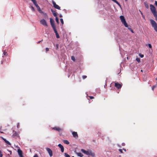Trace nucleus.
<instances>
[{
  "label": "nucleus",
  "instance_id": "864d4df0",
  "mask_svg": "<svg viewBox=\"0 0 157 157\" xmlns=\"http://www.w3.org/2000/svg\"><path fill=\"white\" fill-rule=\"evenodd\" d=\"M123 150H124V151H126V150H125V149H123Z\"/></svg>",
  "mask_w": 157,
  "mask_h": 157
},
{
  "label": "nucleus",
  "instance_id": "bb28decb",
  "mask_svg": "<svg viewBox=\"0 0 157 157\" xmlns=\"http://www.w3.org/2000/svg\"><path fill=\"white\" fill-rule=\"evenodd\" d=\"M128 29L132 33H134L133 31L130 28H128Z\"/></svg>",
  "mask_w": 157,
  "mask_h": 157
},
{
  "label": "nucleus",
  "instance_id": "423d86ee",
  "mask_svg": "<svg viewBox=\"0 0 157 157\" xmlns=\"http://www.w3.org/2000/svg\"><path fill=\"white\" fill-rule=\"evenodd\" d=\"M52 3L53 5V7L56 9L60 10V7L58 5H57L56 3L54 1H52Z\"/></svg>",
  "mask_w": 157,
  "mask_h": 157
},
{
  "label": "nucleus",
  "instance_id": "9b49d317",
  "mask_svg": "<svg viewBox=\"0 0 157 157\" xmlns=\"http://www.w3.org/2000/svg\"><path fill=\"white\" fill-rule=\"evenodd\" d=\"M17 152L20 157H24L23 155L22 151L20 149H17Z\"/></svg>",
  "mask_w": 157,
  "mask_h": 157
},
{
  "label": "nucleus",
  "instance_id": "f257e3e1",
  "mask_svg": "<svg viewBox=\"0 0 157 157\" xmlns=\"http://www.w3.org/2000/svg\"><path fill=\"white\" fill-rule=\"evenodd\" d=\"M150 10L155 18H157V13L155 7L152 5H150Z\"/></svg>",
  "mask_w": 157,
  "mask_h": 157
},
{
  "label": "nucleus",
  "instance_id": "9d476101",
  "mask_svg": "<svg viewBox=\"0 0 157 157\" xmlns=\"http://www.w3.org/2000/svg\"><path fill=\"white\" fill-rule=\"evenodd\" d=\"M122 85L120 83L115 82V86L118 89H121V88Z\"/></svg>",
  "mask_w": 157,
  "mask_h": 157
},
{
  "label": "nucleus",
  "instance_id": "e433bc0d",
  "mask_svg": "<svg viewBox=\"0 0 157 157\" xmlns=\"http://www.w3.org/2000/svg\"><path fill=\"white\" fill-rule=\"evenodd\" d=\"M31 8L33 11H35L34 8L33 6H31Z\"/></svg>",
  "mask_w": 157,
  "mask_h": 157
},
{
  "label": "nucleus",
  "instance_id": "a211bd4d",
  "mask_svg": "<svg viewBox=\"0 0 157 157\" xmlns=\"http://www.w3.org/2000/svg\"><path fill=\"white\" fill-rule=\"evenodd\" d=\"M63 143L67 144H69V142L67 140H64L63 141Z\"/></svg>",
  "mask_w": 157,
  "mask_h": 157
},
{
  "label": "nucleus",
  "instance_id": "603ef678",
  "mask_svg": "<svg viewBox=\"0 0 157 157\" xmlns=\"http://www.w3.org/2000/svg\"><path fill=\"white\" fill-rule=\"evenodd\" d=\"M3 61H2V62H1V64H3Z\"/></svg>",
  "mask_w": 157,
  "mask_h": 157
},
{
  "label": "nucleus",
  "instance_id": "f3484780",
  "mask_svg": "<svg viewBox=\"0 0 157 157\" xmlns=\"http://www.w3.org/2000/svg\"><path fill=\"white\" fill-rule=\"evenodd\" d=\"M37 8V9L38 10L40 13H43V12L41 10L39 6Z\"/></svg>",
  "mask_w": 157,
  "mask_h": 157
},
{
  "label": "nucleus",
  "instance_id": "6e6552de",
  "mask_svg": "<svg viewBox=\"0 0 157 157\" xmlns=\"http://www.w3.org/2000/svg\"><path fill=\"white\" fill-rule=\"evenodd\" d=\"M52 129L57 131L59 132H60L63 130V129L58 127H53L52 128Z\"/></svg>",
  "mask_w": 157,
  "mask_h": 157
},
{
  "label": "nucleus",
  "instance_id": "a878e982",
  "mask_svg": "<svg viewBox=\"0 0 157 157\" xmlns=\"http://www.w3.org/2000/svg\"><path fill=\"white\" fill-rule=\"evenodd\" d=\"M32 2H33V4H36V3H37L36 1V0H31Z\"/></svg>",
  "mask_w": 157,
  "mask_h": 157
},
{
  "label": "nucleus",
  "instance_id": "f704fd0d",
  "mask_svg": "<svg viewBox=\"0 0 157 157\" xmlns=\"http://www.w3.org/2000/svg\"><path fill=\"white\" fill-rule=\"evenodd\" d=\"M86 78H87V76L86 75H83L82 76V78L83 79H85Z\"/></svg>",
  "mask_w": 157,
  "mask_h": 157
},
{
  "label": "nucleus",
  "instance_id": "2eb2a0df",
  "mask_svg": "<svg viewBox=\"0 0 157 157\" xmlns=\"http://www.w3.org/2000/svg\"><path fill=\"white\" fill-rule=\"evenodd\" d=\"M51 11L54 16H57V14L56 11L53 10L52 9H51Z\"/></svg>",
  "mask_w": 157,
  "mask_h": 157
},
{
  "label": "nucleus",
  "instance_id": "4468645a",
  "mask_svg": "<svg viewBox=\"0 0 157 157\" xmlns=\"http://www.w3.org/2000/svg\"><path fill=\"white\" fill-rule=\"evenodd\" d=\"M1 138L2 139V140H3L5 141V143L7 144L10 145H11V144L8 141L6 140L4 138L2 137H1Z\"/></svg>",
  "mask_w": 157,
  "mask_h": 157
},
{
  "label": "nucleus",
  "instance_id": "a19ab883",
  "mask_svg": "<svg viewBox=\"0 0 157 157\" xmlns=\"http://www.w3.org/2000/svg\"><path fill=\"white\" fill-rule=\"evenodd\" d=\"M148 45L149 47L150 48H151V47H151V45L150 44H148Z\"/></svg>",
  "mask_w": 157,
  "mask_h": 157
},
{
  "label": "nucleus",
  "instance_id": "6ab92c4d",
  "mask_svg": "<svg viewBox=\"0 0 157 157\" xmlns=\"http://www.w3.org/2000/svg\"><path fill=\"white\" fill-rule=\"evenodd\" d=\"M71 59L73 61H75V57H74V56H71Z\"/></svg>",
  "mask_w": 157,
  "mask_h": 157
},
{
  "label": "nucleus",
  "instance_id": "0eeeda50",
  "mask_svg": "<svg viewBox=\"0 0 157 157\" xmlns=\"http://www.w3.org/2000/svg\"><path fill=\"white\" fill-rule=\"evenodd\" d=\"M41 24L45 26H47L48 25L46 21L44 19H42L40 21Z\"/></svg>",
  "mask_w": 157,
  "mask_h": 157
},
{
  "label": "nucleus",
  "instance_id": "4c0bfd02",
  "mask_svg": "<svg viewBox=\"0 0 157 157\" xmlns=\"http://www.w3.org/2000/svg\"><path fill=\"white\" fill-rule=\"evenodd\" d=\"M145 6L147 8H148V5H147V4H146L145 3Z\"/></svg>",
  "mask_w": 157,
  "mask_h": 157
},
{
  "label": "nucleus",
  "instance_id": "bf43d9fd",
  "mask_svg": "<svg viewBox=\"0 0 157 157\" xmlns=\"http://www.w3.org/2000/svg\"><path fill=\"white\" fill-rule=\"evenodd\" d=\"M72 157H74V156H73Z\"/></svg>",
  "mask_w": 157,
  "mask_h": 157
},
{
  "label": "nucleus",
  "instance_id": "4be33fe9",
  "mask_svg": "<svg viewBox=\"0 0 157 157\" xmlns=\"http://www.w3.org/2000/svg\"><path fill=\"white\" fill-rule=\"evenodd\" d=\"M58 146H59V147L61 149V148H62V147H63V146L61 145V144H58Z\"/></svg>",
  "mask_w": 157,
  "mask_h": 157
},
{
  "label": "nucleus",
  "instance_id": "6e6d98bb",
  "mask_svg": "<svg viewBox=\"0 0 157 157\" xmlns=\"http://www.w3.org/2000/svg\"><path fill=\"white\" fill-rule=\"evenodd\" d=\"M141 71L142 72L143 71L142 70H141Z\"/></svg>",
  "mask_w": 157,
  "mask_h": 157
},
{
  "label": "nucleus",
  "instance_id": "5fc2aeb1",
  "mask_svg": "<svg viewBox=\"0 0 157 157\" xmlns=\"http://www.w3.org/2000/svg\"><path fill=\"white\" fill-rule=\"evenodd\" d=\"M156 20L157 21V18H155Z\"/></svg>",
  "mask_w": 157,
  "mask_h": 157
},
{
  "label": "nucleus",
  "instance_id": "473e14b6",
  "mask_svg": "<svg viewBox=\"0 0 157 157\" xmlns=\"http://www.w3.org/2000/svg\"><path fill=\"white\" fill-rule=\"evenodd\" d=\"M34 5L35 6L36 8H37L38 7H39V6L38 5L37 3H36V4H35Z\"/></svg>",
  "mask_w": 157,
  "mask_h": 157
},
{
  "label": "nucleus",
  "instance_id": "79ce46f5",
  "mask_svg": "<svg viewBox=\"0 0 157 157\" xmlns=\"http://www.w3.org/2000/svg\"><path fill=\"white\" fill-rule=\"evenodd\" d=\"M119 151L121 153H123V151H122V149H119Z\"/></svg>",
  "mask_w": 157,
  "mask_h": 157
},
{
  "label": "nucleus",
  "instance_id": "5701e85b",
  "mask_svg": "<svg viewBox=\"0 0 157 157\" xmlns=\"http://www.w3.org/2000/svg\"><path fill=\"white\" fill-rule=\"evenodd\" d=\"M3 54L4 56H7V52H6L5 51L3 52Z\"/></svg>",
  "mask_w": 157,
  "mask_h": 157
},
{
  "label": "nucleus",
  "instance_id": "f8f14e48",
  "mask_svg": "<svg viewBox=\"0 0 157 157\" xmlns=\"http://www.w3.org/2000/svg\"><path fill=\"white\" fill-rule=\"evenodd\" d=\"M73 136L75 138H78V135L76 132H73L72 133Z\"/></svg>",
  "mask_w": 157,
  "mask_h": 157
},
{
  "label": "nucleus",
  "instance_id": "dca6fc26",
  "mask_svg": "<svg viewBox=\"0 0 157 157\" xmlns=\"http://www.w3.org/2000/svg\"><path fill=\"white\" fill-rule=\"evenodd\" d=\"M76 154L78 156H80V157H82L83 156V155L80 152L77 153Z\"/></svg>",
  "mask_w": 157,
  "mask_h": 157
},
{
  "label": "nucleus",
  "instance_id": "ddd939ff",
  "mask_svg": "<svg viewBox=\"0 0 157 157\" xmlns=\"http://www.w3.org/2000/svg\"><path fill=\"white\" fill-rule=\"evenodd\" d=\"M56 35V37L57 38H59V34L58 33V32L57 31L56 29H53Z\"/></svg>",
  "mask_w": 157,
  "mask_h": 157
},
{
  "label": "nucleus",
  "instance_id": "c756f323",
  "mask_svg": "<svg viewBox=\"0 0 157 157\" xmlns=\"http://www.w3.org/2000/svg\"><path fill=\"white\" fill-rule=\"evenodd\" d=\"M59 48V45L58 44H57L56 45V50H57Z\"/></svg>",
  "mask_w": 157,
  "mask_h": 157
},
{
  "label": "nucleus",
  "instance_id": "cd10ccee",
  "mask_svg": "<svg viewBox=\"0 0 157 157\" xmlns=\"http://www.w3.org/2000/svg\"><path fill=\"white\" fill-rule=\"evenodd\" d=\"M60 20L61 22L62 23V24H63L64 23V22H63V19L62 18H61L60 19Z\"/></svg>",
  "mask_w": 157,
  "mask_h": 157
},
{
  "label": "nucleus",
  "instance_id": "58836bf2",
  "mask_svg": "<svg viewBox=\"0 0 157 157\" xmlns=\"http://www.w3.org/2000/svg\"><path fill=\"white\" fill-rule=\"evenodd\" d=\"M90 99H92L94 98V97L93 96H88Z\"/></svg>",
  "mask_w": 157,
  "mask_h": 157
},
{
  "label": "nucleus",
  "instance_id": "3c124183",
  "mask_svg": "<svg viewBox=\"0 0 157 157\" xmlns=\"http://www.w3.org/2000/svg\"><path fill=\"white\" fill-rule=\"evenodd\" d=\"M59 17H62V16L61 15H60Z\"/></svg>",
  "mask_w": 157,
  "mask_h": 157
},
{
  "label": "nucleus",
  "instance_id": "c9c22d12",
  "mask_svg": "<svg viewBox=\"0 0 157 157\" xmlns=\"http://www.w3.org/2000/svg\"><path fill=\"white\" fill-rule=\"evenodd\" d=\"M19 126H20V124H19V123H17V128H19Z\"/></svg>",
  "mask_w": 157,
  "mask_h": 157
},
{
  "label": "nucleus",
  "instance_id": "aec40b11",
  "mask_svg": "<svg viewBox=\"0 0 157 157\" xmlns=\"http://www.w3.org/2000/svg\"><path fill=\"white\" fill-rule=\"evenodd\" d=\"M64 155L65 157H70V156L68 154L66 153H64Z\"/></svg>",
  "mask_w": 157,
  "mask_h": 157
},
{
  "label": "nucleus",
  "instance_id": "ea45409f",
  "mask_svg": "<svg viewBox=\"0 0 157 157\" xmlns=\"http://www.w3.org/2000/svg\"><path fill=\"white\" fill-rule=\"evenodd\" d=\"M46 52H48V51H49V48H46Z\"/></svg>",
  "mask_w": 157,
  "mask_h": 157
},
{
  "label": "nucleus",
  "instance_id": "7ed1b4c3",
  "mask_svg": "<svg viewBox=\"0 0 157 157\" xmlns=\"http://www.w3.org/2000/svg\"><path fill=\"white\" fill-rule=\"evenodd\" d=\"M120 19L122 23L124 25L125 27H128V25L126 23L124 17L123 16H120Z\"/></svg>",
  "mask_w": 157,
  "mask_h": 157
},
{
  "label": "nucleus",
  "instance_id": "c85d7f7f",
  "mask_svg": "<svg viewBox=\"0 0 157 157\" xmlns=\"http://www.w3.org/2000/svg\"><path fill=\"white\" fill-rule=\"evenodd\" d=\"M3 156V154H2V152L0 150V157H2Z\"/></svg>",
  "mask_w": 157,
  "mask_h": 157
},
{
  "label": "nucleus",
  "instance_id": "2f4dec72",
  "mask_svg": "<svg viewBox=\"0 0 157 157\" xmlns=\"http://www.w3.org/2000/svg\"><path fill=\"white\" fill-rule=\"evenodd\" d=\"M61 151L62 152H63L64 150V148L63 147L61 149Z\"/></svg>",
  "mask_w": 157,
  "mask_h": 157
},
{
  "label": "nucleus",
  "instance_id": "4d7b16f0",
  "mask_svg": "<svg viewBox=\"0 0 157 157\" xmlns=\"http://www.w3.org/2000/svg\"><path fill=\"white\" fill-rule=\"evenodd\" d=\"M156 80H157V78H156Z\"/></svg>",
  "mask_w": 157,
  "mask_h": 157
},
{
  "label": "nucleus",
  "instance_id": "a18cd8bd",
  "mask_svg": "<svg viewBox=\"0 0 157 157\" xmlns=\"http://www.w3.org/2000/svg\"><path fill=\"white\" fill-rule=\"evenodd\" d=\"M140 56L141 57L143 58L144 57V56L143 55H141Z\"/></svg>",
  "mask_w": 157,
  "mask_h": 157
},
{
  "label": "nucleus",
  "instance_id": "b1692460",
  "mask_svg": "<svg viewBox=\"0 0 157 157\" xmlns=\"http://www.w3.org/2000/svg\"><path fill=\"white\" fill-rule=\"evenodd\" d=\"M17 135H18V133L16 132L13 135V136H17Z\"/></svg>",
  "mask_w": 157,
  "mask_h": 157
},
{
  "label": "nucleus",
  "instance_id": "72a5a7b5",
  "mask_svg": "<svg viewBox=\"0 0 157 157\" xmlns=\"http://www.w3.org/2000/svg\"><path fill=\"white\" fill-rule=\"evenodd\" d=\"M34 5L35 6L36 8H37L38 7H39V6L38 5L37 3H36V4H35Z\"/></svg>",
  "mask_w": 157,
  "mask_h": 157
},
{
  "label": "nucleus",
  "instance_id": "8fccbe9b",
  "mask_svg": "<svg viewBox=\"0 0 157 157\" xmlns=\"http://www.w3.org/2000/svg\"><path fill=\"white\" fill-rule=\"evenodd\" d=\"M0 132L2 133H3V132Z\"/></svg>",
  "mask_w": 157,
  "mask_h": 157
},
{
  "label": "nucleus",
  "instance_id": "f03ea898",
  "mask_svg": "<svg viewBox=\"0 0 157 157\" xmlns=\"http://www.w3.org/2000/svg\"><path fill=\"white\" fill-rule=\"evenodd\" d=\"M81 151L82 153L88 155H91L92 156H94V153H92L90 151H86L83 149H82Z\"/></svg>",
  "mask_w": 157,
  "mask_h": 157
},
{
  "label": "nucleus",
  "instance_id": "39448f33",
  "mask_svg": "<svg viewBox=\"0 0 157 157\" xmlns=\"http://www.w3.org/2000/svg\"><path fill=\"white\" fill-rule=\"evenodd\" d=\"M50 23L53 29H56V27L54 24V21L52 18H50Z\"/></svg>",
  "mask_w": 157,
  "mask_h": 157
},
{
  "label": "nucleus",
  "instance_id": "1a4fd4ad",
  "mask_svg": "<svg viewBox=\"0 0 157 157\" xmlns=\"http://www.w3.org/2000/svg\"><path fill=\"white\" fill-rule=\"evenodd\" d=\"M46 149L49 154L50 156V157L52 156V150L48 147H47Z\"/></svg>",
  "mask_w": 157,
  "mask_h": 157
},
{
  "label": "nucleus",
  "instance_id": "13d9d810",
  "mask_svg": "<svg viewBox=\"0 0 157 157\" xmlns=\"http://www.w3.org/2000/svg\"><path fill=\"white\" fill-rule=\"evenodd\" d=\"M127 0H125V1H127Z\"/></svg>",
  "mask_w": 157,
  "mask_h": 157
},
{
  "label": "nucleus",
  "instance_id": "09e8293b",
  "mask_svg": "<svg viewBox=\"0 0 157 157\" xmlns=\"http://www.w3.org/2000/svg\"><path fill=\"white\" fill-rule=\"evenodd\" d=\"M43 40H42L41 41H39V42H38L37 43V44H39L40 43V42L41 41H42Z\"/></svg>",
  "mask_w": 157,
  "mask_h": 157
},
{
  "label": "nucleus",
  "instance_id": "de8ad7c7",
  "mask_svg": "<svg viewBox=\"0 0 157 157\" xmlns=\"http://www.w3.org/2000/svg\"><path fill=\"white\" fill-rule=\"evenodd\" d=\"M140 11L141 14L142 15H143V14L141 11L140 10Z\"/></svg>",
  "mask_w": 157,
  "mask_h": 157
},
{
  "label": "nucleus",
  "instance_id": "393cba45",
  "mask_svg": "<svg viewBox=\"0 0 157 157\" xmlns=\"http://www.w3.org/2000/svg\"><path fill=\"white\" fill-rule=\"evenodd\" d=\"M136 60L139 63L140 62V59L139 58H136Z\"/></svg>",
  "mask_w": 157,
  "mask_h": 157
},
{
  "label": "nucleus",
  "instance_id": "49530a36",
  "mask_svg": "<svg viewBox=\"0 0 157 157\" xmlns=\"http://www.w3.org/2000/svg\"><path fill=\"white\" fill-rule=\"evenodd\" d=\"M142 17L144 19H145V17L143 15H142Z\"/></svg>",
  "mask_w": 157,
  "mask_h": 157
},
{
  "label": "nucleus",
  "instance_id": "412c9836",
  "mask_svg": "<svg viewBox=\"0 0 157 157\" xmlns=\"http://www.w3.org/2000/svg\"><path fill=\"white\" fill-rule=\"evenodd\" d=\"M56 21L57 23L58 24L59 23V20H58V17L57 16H56Z\"/></svg>",
  "mask_w": 157,
  "mask_h": 157
},
{
  "label": "nucleus",
  "instance_id": "20e7f679",
  "mask_svg": "<svg viewBox=\"0 0 157 157\" xmlns=\"http://www.w3.org/2000/svg\"><path fill=\"white\" fill-rule=\"evenodd\" d=\"M150 21L152 27L154 28V30L157 32V25L156 23L152 19H151Z\"/></svg>",
  "mask_w": 157,
  "mask_h": 157
},
{
  "label": "nucleus",
  "instance_id": "7c9ffc66",
  "mask_svg": "<svg viewBox=\"0 0 157 157\" xmlns=\"http://www.w3.org/2000/svg\"><path fill=\"white\" fill-rule=\"evenodd\" d=\"M156 87V85H154L152 88V90L153 91L154 90V89Z\"/></svg>",
  "mask_w": 157,
  "mask_h": 157
},
{
  "label": "nucleus",
  "instance_id": "c03bdc74",
  "mask_svg": "<svg viewBox=\"0 0 157 157\" xmlns=\"http://www.w3.org/2000/svg\"><path fill=\"white\" fill-rule=\"evenodd\" d=\"M155 5L157 6V1H155Z\"/></svg>",
  "mask_w": 157,
  "mask_h": 157
},
{
  "label": "nucleus",
  "instance_id": "37998d69",
  "mask_svg": "<svg viewBox=\"0 0 157 157\" xmlns=\"http://www.w3.org/2000/svg\"><path fill=\"white\" fill-rule=\"evenodd\" d=\"M33 157H38V156L37 154H35L33 156Z\"/></svg>",
  "mask_w": 157,
  "mask_h": 157
}]
</instances>
